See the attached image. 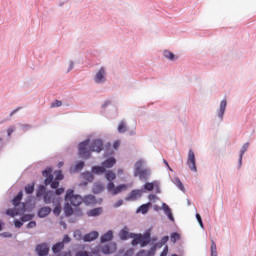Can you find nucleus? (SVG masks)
<instances>
[{"label": "nucleus", "mask_w": 256, "mask_h": 256, "mask_svg": "<svg viewBox=\"0 0 256 256\" xmlns=\"http://www.w3.org/2000/svg\"><path fill=\"white\" fill-rule=\"evenodd\" d=\"M83 167H85V162L80 161L75 165V169L76 171H81V169H83Z\"/></svg>", "instance_id": "a19ab883"}, {"label": "nucleus", "mask_w": 256, "mask_h": 256, "mask_svg": "<svg viewBox=\"0 0 256 256\" xmlns=\"http://www.w3.org/2000/svg\"><path fill=\"white\" fill-rule=\"evenodd\" d=\"M97 237H99V232L93 231L84 236V241L85 242L95 241V239H97Z\"/></svg>", "instance_id": "dca6fc26"}, {"label": "nucleus", "mask_w": 256, "mask_h": 256, "mask_svg": "<svg viewBox=\"0 0 256 256\" xmlns=\"http://www.w3.org/2000/svg\"><path fill=\"white\" fill-rule=\"evenodd\" d=\"M47 192H45V186L40 185L38 187V190L36 192V197H43V195H45Z\"/></svg>", "instance_id": "2f4dec72"}, {"label": "nucleus", "mask_w": 256, "mask_h": 256, "mask_svg": "<svg viewBox=\"0 0 256 256\" xmlns=\"http://www.w3.org/2000/svg\"><path fill=\"white\" fill-rule=\"evenodd\" d=\"M169 253V246H165L160 256H167Z\"/></svg>", "instance_id": "603ef678"}, {"label": "nucleus", "mask_w": 256, "mask_h": 256, "mask_svg": "<svg viewBox=\"0 0 256 256\" xmlns=\"http://www.w3.org/2000/svg\"><path fill=\"white\" fill-rule=\"evenodd\" d=\"M13 133H15V126H10L7 130L8 137H11V135H13Z\"/></svg>", "instance_id": "a18cd8bd"}, {"label": "nucleus", "mask_w": 256, "mask_h": 256, "mask_svg": "<svg viewBox=\"0 0 256 256\" xmlns=\"http://www.w3.org/2000/svg\"><path fill=\"white\" fill-rule=\"evenodd\" d=\"M123 173H124L123 168H119V169L117 170V174H118V175H123Z\"/></svg>", "instance_id": "e2e57ef3"}, {"label": "nucleus", "mask_w": 256, "mask_h": 256, "mask_svg": "<svg viewBox=\"0 0 256 256\" xmlns=\"http://www.w3.org/2000/svg\"><path fill=\"white\" fill-rule=\"evenodd\" d=\"M25 191H26L27 195L33 194V192L35 191V184H28L25 187Z\"/></svg>", "instance_id": "473e14b6"}, {"label": "nucleus", "mask_w": 256, "mask_h": 256, "mask_svg": "<svg viewBox=\"0 0 256 256\" xmlns=\"http://www.w3.org/2000/svg\"><path fill=\"white\" fill-rule=\"evenodd\" d=\"M119 145H121V142L119 141L114 142L113 144L114 149H119Z\"/></svg>", "instance_id": "bf43d9fd"}, {"label": "nucleus", "mask_w": 256, "mask_h": 256, "mask_svg": "<svg viewBox=\"0 0 256 256\" xmlns=\"http://www.w3.org/2000/svg\"><path fill=\"white\" fill-rule=\"evenodd\" d=\"M101 251L102 253H104V255H111L117 251V244L115 243L106 244L102 246Z\"/></svg>", "instance_id": "9b49d317"}, {"label": "nucleus", "mask_w": 256, "mask_h": 256, "mask_svg": "<svg viewBox=\"0 0 256 256\" xmlns=\"http://www.w3.org/2000/svg\"><path fill=\"white\" fill-rule=\"evenodd\" d=\"M225 109H227V100H222L220 103V111L218 113V117L223 119V115H225Z\"/></svg>", "instance_id": "4be33fe9"}, {"label": "nucleus", "mask_w": 256, "mask_h": 256, "mask_svg": "<svg viewBox=\"0 0 256 256\" xmlns=\"http://www.w3.org/2000/svg\"><path fill=\"white\" fill-rule=\"evenodd\" d=\"M140 239H141V247H146V245H149V243L151 241V235H149V234L141 235L140 234Z\"/></svg>", "instance_id": "412c9836"}, {"label": "nucleus", "mask_w": 256, "mask_h": 256, "mask_svg": "<svg viewBox=\"0 0 256 256\" xmlns=\"http://www.w3.org/2000/svg\"><path fill=\"white\" fill-rule=\"evenodd\" d=\"M58 167H59V168L63 167V162H59V163H58Z\"/></svg>", "instance_id": "69168bd1"}, {"label": "nucleus", "mask_w": 256, "mask_h": 256, "mask_svg": "<svg viewBox=\"0 0 256 256\" xmlns=\"http://www.w3.org/2000/svg\"><path fill=\"white\" fill-rule=\"evenodd\" d=\"M21 199H23V191H20L17 196H15L12 200V205H14V207L19 206V204L21 203Z\"/></svg>", "instance_id": "a878e982"}, {"label": "nucleus", "mask_w": 256, "mask_h": 256, "mask_svg": "<svg viewBox=\"0 0 256 256\" xmlns=\"http://www.w3.org/2000/svg\"><path fill=\"white\" fill-rule=\"evenodd\" d=\"M44 203H46L47 205L49 204H53V205H59L60 204V198H57L55 196V193H53V191H47L45 194H44Z\"/></svg>", "instance_id": "0eeeda50"}, {"label": "nucleus", "mask_w": 256, "mask_h": 256, "mask_svg": "<svg viewBox=\"0 0 256 256\" xmlns=\"http://www.w3.org/2000/svg\"><path fill=\"white\" fill-rule=\"evenodd\" d=\"M163 241H169V236L164 237Z\"/></svg>", "instance_id": "338daca9"}, {"label": "nucleus", "mask_w": 256, "mask_h": 256, "mask_svg": "<svg viewBox=\"0 0 256 256\" xmlns=\"http://www.w3.org/2000/svg\"><path fill=\"white\" fill-rule=\"evenodd\" d=\"M78 149L82 159H89L91 153H101L103 151V141L96 139L91 143V140L87 139L79 144Z\"/></svg>", "instance_id": "f257e3e1"}, {"label": "nucleus", "mask_w": 256, "mask_h": 256, "mask_svg": "<svg viewBox=\"0 0 256 256\" xmlns=\"http://www.w3.org/2000/svg\"><path fill=\"white\" fill-rule=\"evenodd\" d=\"M116 163L117 160L114 157H111L102 162V166L104 169H111L112 167H115Z\"/></svg>", "instance_id": "2eb2a0df"}, {"label": "nucleus", "mask_w": 256, "mask_h": 256, "mask_svg": "<svg viewBox=\"0 0 256 256\" xmlns=\"http://www.w3.org/2000/svg\"><path fill=\"white\" fill-rule=\"evenodd\" d=\"M196 219H197V221H198L200 227L203 228V220L201 219V214L197 213V214H196Z\"/></svg>", "instance_id": "864d4df0"}, {"label": "nucleus", "mask_w": 256, "mask_h": 256, "mask_svg": "<svg viewBox=\"0 0 256 256\" xmlns=\"http://www.w3.org/2000/svg\"><path fill=\"white\" fill-rule=\"evenodd\" d=\"M94 81L98 84L105 83V81H107V71L105 70V67H101L99 71L96 72Z\"/></svg>", "instance_id": "6e6552de"}, {"label": "nucleus", "mask_w": 256, "mask_h": 256, "mask_svg": "<svg viewBox=\"0 0 256 256\" xmlns=\"http://www.w3.org/2000/svg\"><path fill=\"white\" fill-rule=\"evenodd\" d=\"M76 256H90L89 252L87 251H78L76 252Z\"/></svg>", "instance_id": "8fccbe9b"}, {"label": "nucleus", "mask_w": 256, "mask_h": 256, "mask_svg": "<svg viewBox=\"0 0 256 256\" xmlns=\"http://www.w3.org/2000/svg\"><path fill=\"white\" fill-rule=\"evenodd\" d=\"M35 227H37V222L35 221H31L27 224V229H33Z\"/></svg>", "instance_id": "09e8293b"}, {"label": "nucleus", "mask_w": 256, "mask_h": 256, "mask_svg": "<svg viewBox=\"0 0 256 256\" xmlns=\"http://www.w3.org/2000/svg\"><path fill=\"white\" fill-rule=\"evenodd\" d=\"M6 215H9L10 217H16L17 212H15V210H13V209H8L6 211Z\"/></svg>", "instance_id": "c03bdc74"}, {"label": "nucleus", "mask_w": 256, "mask_h": 256, "mask_svg": "<svg viewBox=\"0 0 256 256\" xmlns=\"http://www.w3.org/2000/svg\"><path fill=\"white\" fill-rule=\"evenodd\" d=\"M157 247L161 248V246H152L150 250L145 251L141 250L136 254V256H155V252L157 251Z\"/></svg>", "instance_id": "4468645a"}, {"label": "nucleus", "mask_w": 256, "mask_h": 256, "mask_svg": "<svg viewBox=\"0 0 256 256\" xmlns=\"http://www.w3.org/2000/svg\"><path fill=\"white\" fill-rule=\"evenodd\" d=\"M143 196V190L135 189L132 190L129 195L125 198V201H137Z\"/></svg>", "instance_id": "9d476101"}, {"label": "nucleus", "mask_w": 256, "mask_h": 256, "mask_svg": "<svg viewBox=\"0 0 256 256\" xmlns=\"http://www.w3.org/2000/svg\"><path fill=\"white\" fill-rule=\"evenodd\" d=\"M187 165L191 171H193L194 173H197V165L195 163V153L193 152V150H189L188 152Z\"/></svg>", "instance_id": "1a4fd4ad"}, {"label": "nucleus", "mask_w": 256, "mask_h": 256, "mask_svg": "<svg viewBox=\"0 0 256 256\" xmlns=\"http://www.w3.org/2000/svg\"><path fill=\"white\" fill-rule=\"evenodd\" d=\"M19 109H21V108H16L15 110H13V111L10 113V117H13L14 114H16L17 111H19Z\"/></svg>", "instance_id": "680f3d73"}, {"label": "nucleus", "mask_w": 256, "mask_h": 256, "mask_svg": "<svg viewBox=\"0 0 256 256\" xmlns=\"http://www.w3.org/2000/svg\"><path fill=\"white\" fill-rule=\"evenodd\" d=\"M148 199H149L150 201H155V199H157V195L150 194V195L148 196Z\"/></svg>", "instance_id": "13d9d810"}, {"label": "nucleus", "mask_w": 256, "mask_h": 256, "mask_svg": "<svg viewBox=\"0 0 256 256\" xmlns=\"http://www.w3.org/2000/svg\"><path fill=\"white\" fill-rule=\"evenodd\" d=\"M162 209L164 213L167 215L168 219H170V221H175V218H173V212H171V208H169V205L163 203Z\"/></svg>", "instance_id": "6ab92c4d"}, {"label": "nucleus", "mask_w": 256, "mask_h": 256, "mask_svg": "<svg viewBox=\"0 0 256 256\" xmlns=\"http://www.w3.org/2000/svg\"><path fill=\"white\" fill-rule=\"evenodd\" d=\"M128 187L129 186L127 184H120L116 187H115V183H113V182H109L107 184V190L112 195H119V193H123V191H127Z\"/></svg>", "instance_id": "39448f33"}, {"label": "nucleus", "mask_w": 256, "mask_h": 256, "mask_svg": "<svg viewBox=\"0 0 256 256\" xmlns=\"http://www.w3.org/2000/svg\"><path fill=\"white\" fill-rule=\"evenodd\" d=\"M157 187V182H147L144 184V189L146 191H153Z\"/></svg>", "instance_id": "c85d7f7f"}, {"label": "nucleus", "mask_w": 256, "mask_h": 256, "mask_svg": "<svg viewBox=\"0 0 256 256\" xmlns=\"http://www.w3.org/2000/svg\"><path fill=\"white\" fill-rule=\"evenodd\" d=\"M50 213H51V208L50 207H42L38 211V217L45 218L48 215H50Z\"/></svg>", "instance_id": "aec40b11"}, {"label": "nucleus", "mask_w": 256, "mask_h": 256, "mask_svg": "<svg viewBox=\"0 0 256 256\" xmlns=\"http://www.w3.org/2000/svg\"><path fill=\"white\" fill-rule=\"evenodd\" d=\"M151 175V171L147 168L143 169V161L138 160L135 163L134 177H139L140 181H147Z\"/></svg>", "instance_id": "f03ea898"}, {"label": "nucleus", "mask_w": 256, "mask_h": 256, "mask_svg": "<svg viewBox=\"0 0 256 256\" xmlns=\"http://www.w3.org/2000/svg\"><path fill=\"white\" fill-rule=\"evenodd\" d=\"M61 105H63V102L55 100V102L51 104V107H61Z\"/></svg>", "instance_id": "3c124183"}, {"label": "nucleus", "mask_w": 256, "mask_h": 256, "mask_svg": "<svg viewBox=\"0 0 256 256\" xmlns=\"http://www.w3.org/2000/svg\"><path fill=\"white\" fill-rule=\"evenodd\" d=\"M175 184L177 185L180 191H185V186H183V182L179 178H175Z\"/></svg>", "instance_id": "4c0bfd02"}, {"label": "nucleus", "mask_w": 256, "mask_h": 256, "mask_svg": "<svg viewBox=\"0 0 256 256\" xmlns=\"http://www.w3.org/2000/svg\"><path fill=\"white\" fill-rule=\"evenodd\" d=\"M156 193H161V190L159 189V186H157V184H156Z\"/></svg>", "instance_id": "0e129e2a"}, {"label": "nucleus", "mask_w": 256, "mask_h": 256, "mask_svg": "<svg viewBox=\"0 0 256 256\" xmlns=\"http://www.w3.org/2000/svg\"><path fill=\"white\" fill-rule=\"evenodd\" d=\"M71 242V237H69V235H65L63 238V245H65V243H70Z\"/></svg>", "instance_id": "5fc2aeb1"}, {"label": "nucleus", "mask_w": 256, "mask_h": 256, "mask_svg": "<svg viewBox=\"0 0 256 256\" xmlns=\"http://www.w3.org/2000/svg\"><path fill=\"white\" fill-rule=\"evenodd\" d=\"M36 253H38L39 256L49 255V245L47 243L38 244L36 246Z\"/></svg>", "instance_id": "f8f14e48"}, {"label": "nucleus", "mask_w": 256, "mask_h": 256, "mask_svg": "<svg viewBox=\"0 0 256 256\" xmlns=\"http://www.w3.org/2000/svg\"><path fill=\"white\" fill-rule=\"evenodd\" d=\"M71 69H73V63L70 64V69H69V71H71Z\"/></svg>", "instance_id": "774afa93"}, {"label": "nucleus", "mask_w": 256, "mask_h": 256, "mask_svg": "<svg viewBox=\"0 0 256 256\" xmlns=\"http://www.w3.org/2000/svg\"><path fill=\"white\" fill-rule=\"evenodd\" d=\"M132 245H141V234L136 235L134 239L132 240Z\"/></svg>", "instance_id": "e433bc0d"}, {"label": "nucleus", "mask_w": 256, "mask_h": 256, "mask_svg": "<svg viewBox=\"0 0 256 256\" xmlns=\"http://www.w3.org/2000/svg\"><path fill=\"white\" fill-rule=\"evenodd\" d=\"M247 149H249V143H245L242 146V150H241V153H240V159H239L240 163H241V161H243V155H245V152L247 151Z\"/></svg>", "instance_id": "72a5a7b5"}, {"label": "nucleus", "mask_w": 256, "mask_h": 256, "mask_svg": "<svg viewBox=\"0 0 256 256\" xmlns=\"http://www.w3.org/2000/svg\"><path fill=\"white\" fill-rule=\"evenodd\" d=\"M55 174H56V179H57V181H63V172H61V171H56L55 172Z\"/></svg>", "instance_id": "37998d69"}, {"label": "nucleus", "mask_w": 256, "mask_h": 256, "mask_svg": "<svg viewBox=\"0 0 256 256\" xmlns=\"http://www.w3.org/2000/svg\"><path fill=\"white\" fill-rule=\"evenodd\" d=\"M211 256H217V244L211 240Z\"/></svg>", "instance_id": "c9c22d12"}, {"label": "nucleus", "mask_w": 256, "mask_h": 256, "mask_svg": "<svg viewBox=\"0 0 256 256\" xmlns=\"http://www.w3.org/2000/svg\"><path fill=\"white\" fill-rule=\"evenodd\" d=\"M64 199L66 203H69L70 205H72V207H79V205L83 203V197H81V195L79 194H75V191L73 189H68L66 191Z\"/></svg>", "instance_id": "7ed1b4c3"}, {"label": "nucleus", "mask_w": 256, "mask_h": 256, "mask_svg": "<svg viewBox=\"0 0 256 256\" xmlns=\"http://www.w3.org/2000/svg\"><path fill=\"white\" fill-rule=\"evenodd\" d=\"M83 177H84V179H87V181H89V183H91L94 179L93 174H91L90 172L84 173Z\"/></svg>", "instance_id": "ea45409f"}, {"label": "nucleus", "mask_w": 256, "mask_h": 256, "mask_svg": "<svg viewBox=\"0 0 256 256\" xmlns=\"http://www.w3.org/2000/svg\"><path fill=\"white\" fill-rule=\"evenodd\" d=\"M63 193H65V189L64 188H58L55 191L56 195H63Z\"/></svg>", "instance_id": "6e6d98bb"}, {"label": "nucleus", "mask_w": 256, "mask_h": 256, "mask_svg": "<svg viewBox=\"0 0 256 256\" xmlns=\"http://www.w3.org/2000/svg\"><path fill=\"white\" fill-rule=\"evenodd\" d=\"M31 219H33V216L27 214V215L22 216L21 221H22L23 223H25V222H27V221H31Z\"/></svg>", "instance_id": "79ce46f5"}, {"label": "nucleus", "mask_w": 256, "mask_h": 256, "mask_svg": "<svg viewBox=\"0 0 256 256\" xmlns=\"http://www.w3.org/2000/svg\"><path fill=\"white\" fill-rule=\"evenodd\" d=\"M117 175L115 174V172L109 170L105 173V178L107 179V181H109V183H113L112 181H115Z\"/></svg>", "instance_id": "bb28decb"}, {"label": "nucleus", "mask_w": 256, "mask_h": 256, "mask_svg": "<svg viewBox=\"0 0 256 256\" xmlns=\"http://www.w3.org/2000/svg\"><path fill=\"white\" fill-rule=\"evenodd\" d=\"M170 239H171L172 243H177V241H179V239H181V235H179V233L173 232L170 236Z\"/></svg>", "instance_id": "f704fd0d"}, {"label": "nucleus", "mask_w": 256, "mask_h": 256, "mask_svg": "<svg viewBox=\"0 0 256 256\" xmlns=\"http://www.w3.org/2000/svg\"><path fill=\"white\" fill-rule=\"evenodd\" d=\"M53 169L47 168L42 172L43 177H46L44 180L45 185H51L52 189H57L59 187L58 181H53Z\"/></svg>", "instance_id": "20e7f679"}, {"label": "nucleus", "mask_w": 256, "mask_h": 256, "mask_svg": "<svg viewBox=\"0 0 256 256\" xmlns=\"http://www.w3.org/2000/svg\"><path fill=\"white\" fill-rule=\"evenodd\" d=\"M127 131V124L125 123V121H121L118 124V133H126Z\"/></svg>", "instance_id": "c756f323"}, {"label": "nucleus", "mask_w": 256, "mask_h": 256, "mask_svg": "<svg viewBox=\"0 0 256 256\" xmlns=\"http://www.w3.org/2000/svg\"><path fill=\"white\" fill-rule=\"evenodd\" d=\"M106 169L102 166H94L92 167V173H94V175H103V173H106Z\"/></svg>", "instance_id": "5701e85b"}, {"label": "nucleus", "mask_w": 256, "mask_h": 256, "mask_svg": "<svg viewBox=\"0 0 256 256\" xmlns=\"http://www.w3.org/2000/svg\"><path fill=\"white\" fill-rule=\"evenodd\" d=\"M164 57H166V59H170V61H173V59H175V54H173V52L165 51Z\"/></svg>", "instance_id": "58836bf2"}, {"label": "nucleus", "mask_w": 256, "mask_h": 256, "mask_svg": "<svg viewBox=\"0 0 256 256\" xmlns=\"http://www.w3.org/2000/svg\"><path fill=\"white\" fill-rule=\"evenodd\" d=\"M119 237L122 241H127V239H129V232L125 229H122L120 231Z\"/></svg>", "instance_id": "7c9ffc66"}, {"label": "nucleus", "mask_w": 256, "mask_h": 256, "mask_svg": "<svg viewBox=\"0 0 256 256\" xmlns=\"http://www.w3.org/2000/svg\"><path fill=\"white\" fill-rule=\"evenodd\" d=\"M82 203H84L85 205H96L97 198H95V195L88 194L82 198Z\"/></svg>", "instance_id": "ddd939ff"}, {"label": "nucleus", "mask_w": 256, "mask_h": 256, "mask_svg": "<svg viewBox=\"0 0 256 256\" xmlns=\"http://www.w3.org/2000/svg\"><path fill=\"white\" fill-rule=\"evenodd\" d=\"M111 239H113V232L108 231L107 233L101 236L100 241L101 243H107V241H111Z\"/></svg>", "instance_id": "393cba45"}, {"label": "nucleus", "mask_w": 256, "mask_h": 256, "mask_svg": "<svg viewBox=\"0 0 256 256\" xmlns=\"http://www.w3.org/2000/svg\"><path fill=\"white\" fill-rule=\"evenodd\" d=\"M149 207H151V203L143 204L137 209L136 213H142L145 215L149 212Z\"/></svg>", "instance_id": "b1692460"}, {"label": "nucleus", "mask_w": 256, "mask_h": 256, "mask_svg": "<svg viewBox=\"0 0 256 256\" xmlns=\"http://www.w3.org/2000/svg\"><path fill=\"white\" fill-rule=\"evenodd\" d=\"M121 205H123V200H118V201L113 205V207H114L115 209H117V208L121 207Z\"/></svg>", "instance_id": "4d7b16f0"}, {"label": "nucleus", "mask_w": 256, "mask_h": 256, "mask_svg": "<svg viewBox=\"0 0 256 256\" xmlns=\"http://www.w3.org/2000/svg\"><path fill=\"white\" fill-rule=\"evenodd\" d=\"M103 213V208H94L87 212L88 217H99Z\"/></svg>", "instance_id": "a211bd4d"}, {"label": "nucleus", "mask_w": 256, "mask_h": 256, "mask_svg": "<svg viewBox=\"0 0 256 256\" xmlns=\"http://www.w3.org/2000/svg\"><path fill=\"white\" fill-rule=\"evenodd\" d=\"M14 225H15L16 229H21V227H23V222L16 219V220H14Z\"/></svg>", "instance_id": "de8ad7c7"}, {"label": "nucleus", "mask_w": 256, "mask_h": 256, "mask_svg": "<svg viewBox=\"0 0 256 256\" xmlns=\"http://www.w3.org/2000/svg\"><path fill=\"white\" fill-rule=\"evenodd\" d=\"M54 213H55V215H60L61 214V206L59 204L55 205Z\"/></svg>", "instance_id": "49530a36"}, {"label": "nucleus", "mask_w": 256, "mask_h": 256, "mask_svg": "<svg viewBox=\"0 0 256 256\" xmlns=\"http://www.w3.org/2000/svg\"><path fill=\"white\" fill-rule=\"evenodd\" d=\"M64 247L65 244H63V242H58L52 247V251L53 253H60Z\"/></svg>", "instance_id": "cd10ccee"}, {"label": "nucleus", "mask_w": 256, "mask_h": 256, "mask_svg": "<svg viewBox=\"0 0 256 256\" xmlns=\"http://www.w3.org/2000/svg\"><path fill=\"white\" fill-rule=\"evenodd\" d=\"M72 206V204L66 202L64 206V212L66 217H71V215H76V217H83V210L77 209L74 211Z\"/></svg>", "instance_id": "423d86ee"}, {"label": "nucleus", "mask_w": 256, "mask_h": 256, "mask_svg": "<svg viewBox=\"0 0 256 256\" xmlns=\"http://www.w3.org/2000/svg\"><path fill=\"white\" fill-rule=\"evenodd\" d=\"M92 191L96 195L99 193H103V191H105V185H103V183L97 182L94 184Z\"/></svg>", "instance_id": "f3484780"}, {"label": "nucleus", "mask_w": 256, "mask_h": 256, "mask_svg": "<svg viewBox=\"0 0 256 256\" xmlns=\"http://www.w3.org/2000/svg\"><path fill=\"white\" fill-rule=\"evenodd\" d=\"M163 163L164 165H166V167H168L170 171H173V169H171V167L169 166V162H167V160H163Z\"/></svg>", "instance_id": "052dcab7"}]
</instances>
